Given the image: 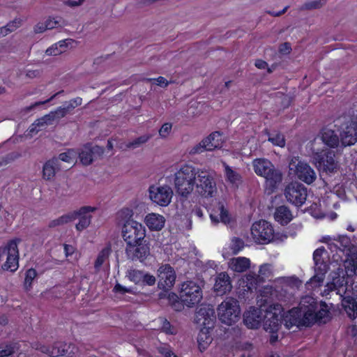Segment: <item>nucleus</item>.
<instances>
[{
    "label": "nucleus",
    "instance_id": "nucleus-1",
    "mask_svg": "<svg viewBox=\"0 0 357 357\" xmlns=\"http://www.w3.org/2000/svg\"><path fill=\"white\" fill-rule=\"evenodd\" d=\"M300 305L309 326L315 323L326 324L331 319L328 306L324 301L318 302L315 298L305 296L302 298Z\"/></svg>",
    "mask_w": 357,
    "mask_h": 357
},
{
    "label": "nucleus",
    "instance_id": "nucleus-2",
    "mask_svg": "<svg viewBox=\"0 0 357 357\" xmlns=\"http://www.w3.org/2000/svg\"><path fill=\"white\" fill-rule=\"evenodd\" d=\"M197 321L202 325L197 336L199 349L201 351L205 350L212 342L211 332L213 330L216 317L213 308L208 306H201L196 313Z\"/></svg>",
    "mask_w": 357,
    "mask_h": 357
},
{
    "label": "nucleus",
    "instance_id": "nucleus-3",
    "mask_svg": "<svg viewBox=\"0 0 357 357\" xmlns=\"http://www.w3.org/2000/svg\"><path fill=\"white\" fill-rule=\"evenodd\" d=\"M199 170L190 165H183L174 174L176 192L187 198L193 191Z\"/></svg>",
    "mask_w": 357,
    "mask_h": 357
},
{
    "label": "nucleus",
    "instance_id": "nucleus-4",
    "mask_svg": "<svg viewBox=\"0 0 357 357\" xmlns=\"http://www.w3.org/2000/svg\"><path fill=\"white\" fill-rule=\"evenodd\" d=\"M20 238H14L8 241L5 245L0 247V261L6 255V261L1 266L3 271L15 272L19 268V250L18 243Z\"/></svg>",
    "mask_w": 357,
    "mask_h": 357
},
{
    "label": "nucleus",
    "instance_id": "nucleus-5",
    "mask_svg": "<svg viewBox=\"0 0 357 357\" xmlns=\"http://www.w3.org/2000/svg\"><path fill=\"white\" fill-rule=\"evenodd\" d=\"M218 315L220 321L228 326L236 323L240 317L238 301L231 297L226 298L219 305Z\"/></svg>",
    "mask_w": 357,
    "mask_h": 357
},
{
    "label": "nucleus",
    "instance_id": "nucleus-6",
    "mask_svg": "<svg viewBox=\"0 0 357 357\" xmlns=\"http://www.w3.org/2000/svg\"><path fill=\"white\" fill-rule=\"evenodd\" d=\"M194 189L195 193L203 198L213 197L217 192L214 178L206 171L199 170Z\"/></svg>",
    "mask_w": 357,
    "mask_h": 357
},
{
    "label": "nucleus",
    "instance_id": "nucleus-7",
    "mask_svg": "<svg viewBox=\"0 0 357 357\" xmlns=\"http://www.w3.org/2000/svg\"><path fill=\"white\" fill-rule=\"evenodd\" d=\"M314 159L319 170L327 175H331L337 172L339 166L335 160L333 151L323 149L314 154Z\"/></svg>",
    "mask_w": 357,
    "mask_h": 357
},
{
    "label": "nucleus",
    "instance_id": "nucleus-8",
    "mask_svg": "<svg viewBox=\"0 0 357 357\" xmlns=\"http://www.w3.org/2000/svg\"><path fill=\"white\" fill-rule=\"evenodd\" d=\"M181 300L185 305L192 307L202 299V290L199 285L192 280L184 282L179 292Z\"/></svg>",
    "mask_w": 357,
    "mask_h": 357
},
{
    "label": "nucleus",
    "instance_id": "nucleus-9",
    "mask_svg": "<svg viewBox=\"0 0 357 357\" xmlns=\"http://www.w3.org/2000/svg\"><path fill=\"white\" fill-rule=\"evenodd\" d=\"M331 285L332 286L330 287L331 289L336 291V293L340 296L342 307L347 316L351 319L356 318L357 301L354 297L345 295L347 287L346 283H344V280H342L338 287H337L335 280H333Z\"/></svg>",
    "mask_w": 357,
    "mask_h": 357
},
{
    "label": "nucleus",
    "instance_id": "nucleus-10",
    "mask_svg": "<svg viewBox=\"0 0 357 357\" xmlns=\"http://www.w3.org/2000/svg\"><path fill=\"white\" fill-rule=\"evenodd\" d=\"M289 170L294 171L295 176L307 185L312 184L317 178L314 169L307 162L294 158L289 165Z\"/></svg>",
    "mask_w": 357,
    "mask_h": 357
},
{
    "label": "nucleus",
    "instance_id": "nucleus-11",
    "mask_svg": "<svg viewBox=\"0 0 357 357\" xmlns=\"http://www.w3.org/2000/svg\"><path fill=\"white\" fill-rule=\"evenodd\" d=\"M122 236L126 245L137 243L145 238V227L142 224L135 220H128L123 226Z\"/></svg>",
    "mask_w": 357,
    "mask_h": 357
},
{
    "label": "nucleus",
    "instance_id": "nucleus-12",
    "mask_svg": "<svg viewBox=\"0 0 357 357\" xmlns=\"http://www.w3.org/2000/svg\"><path fill=\"white\" fill-rule=\"evenodd\" d=\"M283 307L280 303H273L268 306L264 315V328L266 331H278L282 324V312Z\"/></svg>",
    "mask_w": 357,
    "mask_h": 357
},
{
    "label": "nucleus",
    "instance_id": "nucleus-13",
    "mask_svg": "<svg viewBox=\"0 0 357 357\" xmlns=\"http://www.w3.org/2000/svg\"><path fill=\"white\" fill-rule=\"evenodd\" d=\"M251 234L257 242L261 244L270 243L274 238V229L270 222L261 220L252 224Z\"/></svg>",
    "mask_w": 357,
    "mask_h": 357
},
{
    "label": "nucleus",
    "instance_id": "nucleus-14",
    "mask_svg": "<svg viewBox=\"0 0 357 357\" xmlns=\"http://www.w3.org/2000/svg\"><path fill=\"white\" fill-rule=\"evenodd\" d=\"M284 195L288 202L299 207L305 204L307 191L302 183L295 181L287 185L284 190Z\"/></svg>",
    "mask_w": 357,
    "mask_h": 357
},
{
    "label": "nucleus",
    "instance_id": "nucleus-15",
    "mask_svg": "<svg viewBox=\"0 0 357 357\" xmlns=\"http://www.w3.org/2000/svg\"><path fill=\"white\" fill-rule=\"evenodd\" d=\"M151 200L160 206H167L171 202L173 191L168 185L155 186L149 188Z\"/></svg>",
    "mask_w": 357,
    "mask_h": 357
},
{
    "label": "nucleus",
    "instance_id": "nucleus-16",
    "mask_svg": "<svg viewBox=\"0 0 357 357\" xmlns=\"http://www.w3.org/2000/svg\"><path fill=\"white\" fill-rule=\"evenodd\" d=\"M126 252L129 259L132 261H144L150 253L149 245L144 238L137 243L126 245Z\"/></svg>",
    "mask_w": 357,
    "mask_h": 357
},
{
    "label": "nucleus",
    "instance_id": "nucleus-17",
    "mask_svg": "<svg viewBox=\"0 0 357 357\" xmlns=\"http://www.w3.org/2000/svg\"><path fill=\"white\" fill-rule=\"evenodd\" d=\"M302 309L292 308L287 312H282V324L288 329H290L293 326H309L307 325V320L305 318V312L303 311V314L302 317Z\"/></svg>",
    "mask_w": 357,
    "mask_h": 357
},
{
    "label": "nucleus",
    "instance_id": "nucleus-18",
    "mask_svg": "<svg viewBox=\"0 0 357 357\" xmlns=\"http://www.w3.org/2000/svg\"><path fill=\"white\" fill-rule=\"evenodd\" d=\"M158 287L162 289H171L176 280V273L168 264L160 266L158 271Z\"/></svg>",
    "mask_w": 357,
    "mask_h": 357
},
{
    "label": "nucleus",
    "instance_id": "nucleus-19",
    "mask_svg": "<svg viewBox=\"0 0 357 357\" xmlns=\"http://www.w3.org/2000/svg\"><path fill=\"white\" fill-rule=\"evenodd\" d=\"M96 210V207L85 206L81 207L77 211H74L66 214H64L59 218L52 220L50 222L48 226L50 228L56 227L57 226L63 225L65 224L71 222L76 220L79 214L86 212H93Z\"/></svg>",
    "mask_w": 357,
    "mask_h": 357
},
{
    "label": "nucleus",
    "instance_id": "nucleus-20",
    "mask_svg": "<svg viewBox=\"0 0 357 357\" xmlns=\"http://www.w3.org/2000/svg\"><path fill=\"white\" fill-rule=\"evenodd\" d=\"M263 320L261 310L255 307H251L243 314V322L248 328H259Z\"/></svg>",
    "mask_w": 357,
    "mask_h": 357
},
{
    "label": "nucleus",
    "instance_id": "nucleus-21",
    "mask_svg": "<svg viewBox=\"0 0 357 357\" xmlns=\"http://www.w3.org/2000/svg\"><path fill=\"white\" fill-rule=\"evenodd\" d=\"M259 277L253 272L244 276L240 283V286L243 287V294H245V291L252 293L257 290L258 287L263 283V280H261Z\"/></svg>",
    "mask_w": 357,
    "mask_h": 357
},
{
    "label": "nucleus",
    "instance_id": "nucleus-22",
    "mask_svg": "<svg viewBox=\"0 0 357 357\" xmlns=\"http://www.w3.org/2000/svg\"><path fill=\"white\" fill-rule=\"evenodd\" d=\"M263 177L265 178L266 188L272 192L278 188L279 184L282 180V174L281 172L275 169L274 165L270 169V172H267Z\"/></svg>",
    "mask_w": 357,
    "mask_h": 357
},
{
    "label": "nucleus",
    "instance_id": "nucleus-23",
    "mask_svg": "<svg viewBox=\"0 0 357 357\" xmlns=\"http://www.w3.org/2000/svg\"><path fill=\"white\" fill-rule=\"evenodd\" d=\"M231 289L230 278L227 273L222 272L218 274L214 284V290L218 294L223 295Z\"/></svg>",
    "mask_w": 357,
    "mask_h": 357
},
{
    "label": "nucleus",
    "instance_id": "nucleus-24",
    "mask_svg": "<svg viewBox=\"0 0 357 357\" xmlns=\"http://www.w3.org/2000/svg\"><path fill=\"white\" fill-rule=\"evenodd\" d=\"M144 222L151 231H160L165 226V218L158 213H149L146 215Z\"/></svg>",
    "mask_w": 357,
    "mask_h": 357
},
{
    "label": "nucleus",
    "instance_id": "nucleus-25",
    "mask_svg": "<svg viewBox=\"0 0 357 357\" xmlns=\"http://www.w3.org/2000/svg\"><path fill=\"white\" fill-rule=\"evenodd\" d=\"M324 252L325 248L324 247H320L316 249L313 252V260L314 261L315 273H323L326 275L329 268V266L322 259V255Z\"/></svg>",
    "mask_w": 357,
    "mask_h": 357
},
{
    "label": "nucleus",
    "instance_id": "nucleus-26",
    "mask_svg": "<svg viewBox=\"0 0 357 357\" xmlns=\"http://www.w3.org/2000/svg\"><path fill=\"white\" fill-rule=\"evenodd\" d=\"M274 218L276 222L284 226L292 220L293 215L288 206L282 205L275 208Z\"/></svg>",
    "mask_w": 357,
    "mask_h": 357
},
{
    "label": "nucleus",
    "instance_id": "nucleus-27",
    "mask_svg": "<svg viewBox=\"0 0 357 357\" xmlns=\"http://www.w3.org/2000/svg\"><path fill=\"white\" fill-rule=\"evenodd\" d=\"M213 211L215 213L211 212L210 213V218L212 222L217 224L221 221L222 222L227 224L230 222L229 211L225 208L223 204L219 202L216 209L214 208Z\"/></svg>",
    "mask_w": 357,
    "mask_h": 357
},
{
    "label": "nucleus",
    "instance_id": "nucleus-28",
    "mask_svg": "<svg viewBox=\"0 0 357 357\" xmlns=\"http://www.w3.org/2000/svg\"><path fill=\"white\" fill-rule=\"evenodd\" d=\"M65 345L61 342H56L53 346L39 345L37 349L40 352L47 354L50 357H57L66 354Z\"/></svg>",
    "mask_w": 357,
    "mask_h": 357
},
{
    "label": "nucleus",
    "instance_id": "nucleus-29",
    "mask_svg": "<svg viewBox=\"0 0 357 357\" xmlns=\"http://www.w3.org/2000/svg\"><path fill=\"white\" fill-rule=\"evenodd\" d=\"M273 166V164L266 158H256L252 161V167L255 174L257 176L263 177L270 172V169Z\"/></svg>",
    "mask_w": 357,
    "mask_h": 357
},
{
    "label": "nucleus",
    "instance_id": "nucleus-30",
    "mask_svg": "<svg viewBox=\"0 0 357 357\" xmlns=\"http://www.w3.org/2000/svg\"><path fill=\"white\" fill-rule=\"evenodd\" d=\"M204 139L207 145L208 151L220 149L222 146V134L219 131L213 132Z\"/></svg>",
    "mask_w": 357,
    "mask_h": 357
},
{
    "label": "nucleus",
    "instance_id": "nucleus-31",
    "mask_svg": "<svg viewBox=\"0 0 357 357\" xmlns=\"http://www.w3.org/2000/svg\"><path fill=\"white\" fill-rule=\"evenodd\" d=\"M321 140L328 146L335 148L340 142L339 137L334 130L331 129H323L321 130Z\"/></svg>",
    "mask_w": 357,
    "mask_h": 357
},
{
    "label": "nucleus",
    "instance_id": "nucleus-32",
    "mask_svg": "<svg viewBox=\"0 0 357 357\" xmlns=\"http://www.w3.org/2000/svg\"><path fill=\"white\" fill-rule=\"evenodd\" d=\"M59 167V160L53 158L47 160L43 165V177L44 179L50 180L55 176L56 170Z\"/></svg>",
    "mask_w": 357,
    "mask_h": 357
},
{
    "label": "nucleus",
    "instance_id": "nucleus-33",
    "mask_svg": "<svg viewBox=\"0 0 357 357\" xmlns=\"http://www.w3.org/2000/svg\"><path fill=\"white\" fill-rule=\"evenodd\" d=\"M230 266L234 271L243 273L250 268V261L246 257H237L231 260Z\"/></svg>",
    "mask_w": 357,
    "mask_h": 357
},
{
    "label": "nucleus",
    "instance_id": "nucleus-34",
    "mask_svg": "<svg viewBox=\"0 0 357 357\" xmlns=\"http://www.w3.org/2000/svg\"><path fill=\"white\" fill-rule=\"evenodd\" d=\"M68 45L65 40H60L46 50V54L49 56H56L62 54L67 49Z\"/></svg>",
    "mask_w": 357,
    "mask_h": 357
},
{
    "label": "nucleus",
    "instance_id": "nucleus-35",
    "mask_svg": "<svg viewBox=\"0 0 357 357\" xmlns=\"http://www.w3.org/2000/svg\"><path fill=\"white\" fill-rule=\"evenodd\" d=\"M111 251L110 246H107L100 250L94 263V268L96 269H99L102 266L105 260L110 255Z\"/></svg>",
    "mask_w": 357,
    "mask_h": 357
},
{
    "label": "nucleus",
    "instance_id": "nucleus-36",
    "mask_svg": "<svg viewBox=\"0 0 357 357\" xmlns=\"http://www.w3.org/2000/svg\"><path fill=\"white\" fill-rule=\"evenodd\" d=\"M90 212H86L84 213L79 214L77 217L79 222L75 225V228L77 231H81L87 228L91 221V215H89Z\"/></svg>",
    "mask_w": 357,
    "mask_h": 357
},
{
    "label": "nucleus",
    "instance_id": "nucleus-37",
    "mask_svg": "<svg viewBox=\"0 0 357 357\" xmlns=\"http://www.w3.org/2000/svg\"><path fill=\"white\" fill-rule=\"evenodd\" d=\"M167 301L170 306L176 311H181L185 305L181 300V296L178 297L176 294L173 292L169 293Z\"/></svg>",
    "mask_w": 357,
    "mask_h": 357
},
{
    "label": "nucleus",
    "instance_id": "nucleus-38",
    "mask_svg": "<svg viewBox=\"0 0 357 357\" xmlns=\"http://www.w3.org/2000/svg\"><path fill=\"white\" fill-rule=\"evenodd\" d=\"M144 271L131 268L126 273V277L130 282H134L135 284H141L143 280Z\"/></svg>",
    "mask_w": 357,
    "mask_h": 357
},
{
    "label": "nucleus",
    "instance_id": "nucleus-39",
    "mask_svg": "<svg viewBox=\"0 0 357 357\" xmlns=\"http://www.w3.org/2000/svg\"><path fill=\"white\" fill-rule=\"evenodd\" d=\"M79 158L80 160V162L84 165H90L93 159V151L90 150L89 146L86 145L83 150L79 153Z\"/></svg>",
    "mask_w": 357,
    "mask_h": 357
},
{
    "label": "nucleus",
    "instance_id": "nucleus-40",
    "mask_svg": "<svg viewBox=\"0 0 357 357\" xmlns=\"http://www.w3.org/2000/svg\"><path fill=\"white\" fill-rule=\"evenodd\" d=\"M15 344L13 342L0 343V357H8L15 353Z\"/></svg>",
    "mask_w": 357,
    "mask_h": 357
},
{
    "label": "nucleus",
    "instance_id": "nucleus-41",
    "mask_svg": "<svg viewBox=\"0 0 357 357\" xmlns=\"http://www.w3.org/2000/svg\"><path fill=\"white\" fill-rule=\"evenodd\" d=\"M36 276L37 272L36 269L31 268L26 270L24 278V288L26 291H29L32 288V282Z\"/></svg>",
    "mask_w": 357,
    "mask_h": 357
},
{
    "label": "nucleus",
    "instance_id": "nucleus-42",
    "mask_svg": "<svg viewBox=\"0 0 357 357\" xmlns=\"http://www.w3.org/2000/svg\"><path fill=\"white\" fill-rule=\"evenodd\" d=\"M225 176L227 181L232 184L239 182L241 179V175L228 165H225Z\"/></svg>",
    "mask_w": 357,
    "mask_h": 357
},
{
    "label": "nucleus",
    "instance_id": "nucleus-43",
    "mask_svg": "<svg viewBox=\"0 0 357 357\" xmlns=\"http://www.w3.org/2000/svg\"><path fill=\"white\" fill-rule=\"evenodd\" d=\"M69 112L70 110L65 105L63 107H59L55 111L51 112L48 115L50 116V120L53 122L55 119H60L66 116Z\"/></svg>",
    "mask_w": 357,
    "mask_h": 357
},
{
    "label": "nucleus",
    "instance_id": "nucleus-44",
    "mask_svg": "<svg viewBox=\"0 0 357 357\" xmlns=\"http://www.w3.org/2000/svg\"><path fill=\"white\" fill-rule=\"evenodd\" d=\"M20 24V21L15 20L8 23L6 26L0 27V37L5 36L14 31L17 27H19Z\"/></svg>",
    "mask_w": 357,
    "mask_h": 357
},
{
    "label": "nucleus",
    "instance_id": "nucleus-45",
    "mask_svg": "<svg viewBox=\"0 0 357 357\" xmlns=\"http://www.w3.org/2000/svg\"><path fill=\"white\" fill-rule=\"evenodd\" d=\"M244 246L245 243L241 238L234 237L231 240L230 248L234 255H237L244 248Z\"/></svg>",
    "mask_w": 357,
    "mask_h": 357
},
{
    "label": "nucleus",
    "instance_id": "nucleus-46",
    "mask_svg": "<svg viewBox=\"0 0 357 357\" xmlns=\"http://www.w3.org/2000/svg\"><path fill=\"white\" fill-rule=\"evenodd\" d=\"M268 141L271 142L273 145L278 146L280 147H284L285 145L284 137L283 135L280 132L269 135Z\"/></svg>",
    "mask_w": 357,
    "mask_h": 357
},
{
    "label": "nucleus",
    "instance_id": "nucleus-47",
    "mask_svg": "<svg viewBox=\"0 0 357 357\" xmlns=\"http://www.w3.org/2000/svg\"><path fill=\"white\" fill-rule=\"evenodd\" d=\"M150 136L147 135H142L133 139L132 142H129L126 144V148L134 149L139 147L140 145L146 143L149 139Z\"/></svg>",
    "mask_w": 357,
    "mask_h": 357
},
{
    "label": "nucleus",
    "instance_id": "nucleus-48",
    "mask_svg": "<svg viewBox=\"0 0 357 357\" xmlns=\"http://www.w3.org/2000/svg\"><path fill=\"white\" fill-rule=\"evenodd\" d=\"M157 351L163 357H177L168 344H161L157 347Z\"/></svg>",
    "mask_w": 357,
    "mask_h": 357
},
{
    "label": "nucleus",
    "instance_id": "nucleus-49",
    "mask_svg": "<svg viewBox=\"0 0 357 357\" xmlns=\"http://www.w3.org/2000/svg\"><path fill=\"white\" fill-rule=\"evenodd\" d=\"M324 279L325 275L315 273L314 275L310 278L307 284L311 285L312 288L319 287L322 286Z\"/></svg>",
    "mask_w": 357,
    "mask_h": 357
},
{
    "label": "nucleus",
    "instance_id": "nucleus-50",
    "mask_svg": "<svg viewBox=\"0 0 357 357\" xmlns=\"http://www.w3.org/2000/svg\"><path fill=\"white\" fill-rule=\"evenodd\" d=\"M271 275L272 271L269 264H264L261 265L259 269V274H257V276H260L259 278L261 280H263V282L266 281V278L271 276Z\"/></svg>",
    "mask_w": 357,
    "mask_h": 357
},
{
    "label": "nucleus",
    "instance_id": "nucleus-51",
    "mask_svg": "<svg viewBox=\"0 0 357 357\" xmlns=\"http://www.w3.org/2000/svg\"><path fill=\"white\" fill-rule=\"evenodd\" d=\"M206 151H208L207 145L204 139H203L201 142H199V144H196L195 146L190 149V150L189 151V153L190 155H195L198 153H202Z\"/></svg>",
    "mask_w": 357,
    "mask_h": 357
},
{
    "label": "nucleus",
    "instance_id": "nucleus-52",
    "mask_svg": "<svg viewBox=\"0 0 357 357\" xmlns=\"http://www.w3.org/2000/svg\"><path fill=\"white\" fill-rule=\"evenodd\" d=\"M73 151L71 150H68L66 152L61 153L59 155V158L57 159L59 162L63 161L68 163H73L75 161V157L73 155Z\"/></svg>",
    "mask_w": 357,
    "mask_h": 357
},
{
    "label": "nucleus",
    "instance_id": "nucleus-53",
    "mask_svg": "<svg viewBox=\"0 0 357 357\" xmlns=\"http://www.w3.org/2000/svg\"><path fill=\"white\" fill-rule=\"evenodd\" d=\"M113 291L116 294H120L122 295H124L126 293H130V294L134 293L132 288L124 287L119 283H116L114 285V287L113 288Z\"/></svg>",
    "mask_w": 357,
    "mask_h": 357
},
{
    "label": "nucleus",
    "instance_id": "nucleus-54",
    "mask_svg": "<svg viewBox=\"0 0 357 357\" xmlns=\"http://www.w3.org/2000/svg\"><path fill=\"white\" fill-rule=\"evenodd\" d=\"M324 3L325 1H322L321 0L311 1L305 3L303 6V8L306 10L317 9L321 8Z\"/></svg>",
    "mask_w": 357,
    "mask_h": 357
},
{
    "label": "nucleus",
    "instance_id": "nucleus-55",
    "mask_svg": "<svg viewBox=\"0 0 357 357\" xmlns=\"http://www.w3.org/2000/svg\"><path fill=\"white\" fill-rule=\"evenodd\" d=\"M50 116H49L48 114H46V115L43 116V117L36 119L34 121L35 125H36L38 126V128H40L41 127H44L45 126L52 124V122L50 120Z\"/></svg>",
    "mask_w": 357,
    "mask_h": 357
},
{
    "label": "nucleus",
    "instance_id": "nucleus-56",
    "mask_svg": "<svg viewBox=\"0 0 357 357\" xmlns=\"http://www.w3.org/2000/svg\"><path fill=\"white\" fill-rule=\"evenodd\" d=\"M82 103V98L76 97L75 98L71 99L69 102H66V105L70 112L75 107L81 105Z\"/></svg>",
    "mask_w": 357,
    "mask_h": 357
},
{
    "label": "nucleus",
    "instance_id": "nucleus-57",
    "mask_svg": "<svg viewBox=\"0 0 357 357\" xmlns=\"http://www.w3.org/2000/svg\"><path fill=\"white\" fill-rule=\"evenodd\" d=\"M155 283V278L147 273H144L143 274V280L142 281L141 284L142 285H149L152 286Z\"/></svg>",
    "mask_w": 357,
    "mask_h": 357
},
{
    "label": "nucleus",
    "instance_id": "nucleus-58",
    "mask_svg": "<svg viewBox=\"0 0 357 357\" xmlns=\"http://www.w3.org/2000/svg\"><path fill=\"white\" fill-rule=\"evenodd\" d=\"M88 146H89L90 150L93 151V157L94 160L98 158H100L104 154L105 149L103 147L99 146H92L90 144Z\"/></svg>",
    "mask_w": 357,
    "mask_h": 357
},
{
    "label": "nucleus",
    "instance_id": "nucleus-59",
    "mask_svg": "<svg viewBox=\"0 0 357 357\" xmlns=\"http://www.w3.org/2000/svg\"><path fill=\"white\" fill-rule=\"evenodd\" d=\"M172 127V126L170 123H164L159 130V135L162 137H166L169 134Z\"/></svg>",
    "mask_w": 357,
    "mask_h": 357
},
{
    "label": "nucleus",
    "instance_id": "nucleus-60",
    "mask_svg": "<svg viewBox=\"0 0 357 357\" xmlns=\"http://www.w3.org/2000/svg\"><path fill=\"white\" fill-rule=\"evenodd\" d=\"M150 80L154 81L155 84L162 87H166L169 84V82H168L166 78L162 76H159L155 79H151Z\"/></svg>",
    "mask_w": 357,
    "mask_h": 357
},
{
    "label": "nucleus",
    "instance_id": "nucleus-61",
    "mask_svg": "<svg viewBox=\"0 0 357 357\" xmlns=\"http://www.w3.org/2000/svg\"><path fill=\"white\" fill-rule=\"evenodd\" d=\"M291 51V46L289 43H284L279 47V52L282 54H288Z\"/></svg>",
    "mask_w": 357,
    "mask_h": 357
},
{
    "label": "nucleus",
    "instance_id": "nucleus-62",
    "mask_svg": "<svg viewBox=\"0 0 357 357\" xmlns=\"http://www.w3.org/2000/svg\"><path fill=\"white\" fill-rule=\"evenodd\" d=\"M63 248L66 257L72 256L76 250V248L73 245L69 244H64Z\"/></svg>",
    "mask_w": 357,
    "mask_h": 357
},
{
    "label": "nucleus",
    "instance_id": "nucleus-63",
    "mask_svg": "<svg viewBox=\"0 0 357 357\" xmlns=\"http://www.w3.org/2000/svg\"><path fill=\"white\" fill-rule=\"evenodd\" d=\"M64 93V91L63 90H61L59 91H58L57 93H54V95H52L50 98H49L48 99L44 100V101H39V102H36L33 106H38V105H44L45 103H47V102H50V101H52V100H54L56 97H57L58 96L61 95V94H63Z\"/></svg>",
    "mask_w": 357,
    "mask_h": 357
},
{
    "label": "nucleus",
    "instance_id": "nucleus-64",
    "mask_svg": "<svg viewBox=\"0 0 357 357\" xmlns=\"http://www.w3.org/2000/svg\"><path fill=\"white\" fill-rule=\"evenodd\" d=\"M163 331L169 334H174L173 328L169 321L165 319L163 322L162 327Z\"/></svg>",
    "mask_w": 357,
    "mask_h": 357
}]
</instances>
